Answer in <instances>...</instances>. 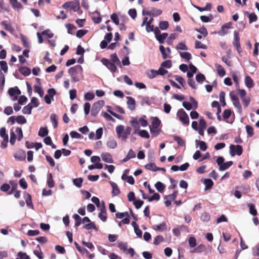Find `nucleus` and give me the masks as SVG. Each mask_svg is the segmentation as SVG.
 I'll return each mask as SVG.
<instances>
[{
	"label": "nucleus",
	"mask_w": 259,
	"mask_h": 259,
	"mask_svg": "<svg viewBox=\"0 0 259 259\" xmlns=\"http://www.w3.org/2000/svg\"><path fill=\"white\" fill-rule=\"evenodd\" d=\"M127 99L128 108L132 111L134 110L136 108V101L135 99L131 97H127Z\"/></svg>",
	"instance_id": "ddd939ff"
},
{
	"label": "nucleus",
	"mask_w": 259,
	"mask_h": 259,
	"mask_svg": "<svg viewBox=\"0 0 259 259\" xmlns=\"http://www.w3.org/2000/svg\"><path fill=\"white\" fill-rule=\"evenodd\" d=\"M195 49H206L207 48V46L206 45L202 44L200 41L198 40L195 41Z\"/></svg>",
	"instance_id": "09e8293b"
},
{
	"label": "nucleus",
	"mask_w": 259,
	"mask_h": 259,
	"mask_svg": "<svg viewBox=\"0 0 259 259\" xmlns=\"http://www.w3.org/2000/svg\"><path fill=\"white\" fill-rule=\"evenodd\" d=\"M48 134V130L47 129V127H40L38 135L39 136L41 137H45L47 136Z\"/></svg>",
	"instance_id": "7c9ffc66"
},
{
	"label": "nucleus",
	"mask_w": 259,
	"mask_h": 259,
	"mask_svg": "<svg viewBox=\"0 0 259 259\" xmlns=\"http://www.w3.org/2000/svg\"><path fill=\"white\" fill-rule=\"evenodd\" d=\"M160 124L161 121L158 117H155L153 118L152 125L149 127H152L153 128H158V127L159 126Z\"/></svg>",
	"instance_id": "5701e85b"
},
{
	"label": "nucleus",
	"mask_w": 259,
	"mask_h": 259,
	"mask_svg": "<svg viewBox=\"0 0 259 259\" xmlns=\"http://www.w3.org/2000/svg\"><path fill=\"white\" fill-rule=\"evenodd\" d=\"M36 249L33 251L34 254L39 258L43 259V253L41 251L40 246L39 245H37L36 246Z\"/></svg>",
	"instance_id": "6ab92c4d"
},
{
	"label": "nucleus",
	"mask_w": 259,
	"mask_h": 259,
	"mask_svg": "<svg viewBox=\"0 0 259 259\" xmlns=\"http://www.w3.org/2000/svg\"><path fill=\"white\" fill-rule=\"evenodd\" d=\"M101 115L106 118L108 121H112L113 122L115 121V119L111 115L104 111L102 112Z\"/></svg>",
	"instance_id": "e2e57ef3"
},
{
	"label": "nucleus",
	"mask_w": 259,
	"mask_h": 259,
	"mask_svg": "<svg viewBox=\"0 0 259 259\" xmlns=\"http://www.w3.org/2000/svg\"><path fill=\"white\" fill-rule=\"evenodd\" d=\"M189 246L193 248L196 246V240L194 237H190L188 240Z\"/></svg>",
	"instance_id": "bf43d9fd"
},
{
	"label": "nucleus",
	"mask_w": 259,
	"mask_h": 259,
	"mask_svg": "<svg viewBox=\"0 0 259 259\" xmlns=\"http://www.w3.org/2000/svg\"><path fill=\"white\" fill-rule=\"evenodd\" d=\"M177 116L179 117L181 122L185 125H188L189 124V118L188 114L183 109L178 110L177 113Z\"/></svg>",
	"instance_id": "f257e3e1"
},
{
	"label": "nucleus",
	"mask_w": 259,
	"mask_h": 259,
	"mask_svg": "<svg viewBox=\"0 0 259 259\" xmlns=\"http://www.w3.org/2000/svg\"><path fill=\"white\" fill-rule=\"evenodd\" d=\"M147 75L150 79H153L158 75L157 70L154 69H151L147 72Z\"/></svg>",
	"instance_id": "a19ab883"
},
{
	"label": "nucleus",
	"mask_w": 259,
	"mask_h": 259,
	"mask_svg": "<svg viewBox=\"0 0 259 259\" xmlns=\"http://www.w3.org/2000/svg\"><path fill=\"white\" fill-rule=\"evenodd\" d=\"M107 211L104 201L102 202V205L100 207V212L99 214V218L103 221L106 222L107 220Z\"/></svg>",
	"instance_id": "9d476101"
},
{
	"label": "nucleus",
	"mask_w": 259,
	"mask_h": 259,
	"mask_svg": "<svg viewBox=\"0 0 259 259\" xmlns=\"http://www.w3.org/2000/svg\"><path fill=\"white\" fill-rule=\"evenodd\" d=\"M116 132L117 137L122 140L125 141L127 139H123L122 136H125L124 127L122 125H119L116 127Z\"/></svg>",
	"instance_id": "9b49d317"
},
{
	"label": "nucleus",
	"mask_w": 259,
	"mask_h": 259,
	"mask_svg": "<svg viewBox=\"0 0 259 259\" xmlns=\"http://www.w3.org/2000/svg\"><path fill=\"white\" fill-rule=\"evenodd\" d=\"M101 157L104 162L109 163H112L113 162L112 156L109 153H103L101 154Z\"/></svg>",
	"instance_id": "f8f14e48"
},
{
	"label": "nucleus",
	"mask_w": 259,
	"mask_h": 259,
	"mask_svg": "<svg viewBox=\"0 0 259 259\" xmlns=\"http://www.w3.org/2000/svg\"><path fill=\"white\" fill-rule=\"evenodd\" d=\"M159 50L162 54V57L163 59H166L168 57L167 53H166V50L164 46L161 45L159 47Z\"/></svg>",
	"instance_id": "3c124183"
},
{
	"label": "nucleus",
	"mask_w": 259,
	"mask_h": 259,
	"mask_svg": "<svg viewBox=\"0 0 259 259\" xmlns=\"http://www.w3.org/2000/svg\"><path fill=\"white\" fill-rule=\"evenodd\" d=\"M95 95L93 93L88 92L84 95V99L87 101H91L94 99Z\"/></svg>",
	"instance_id": "338daca9"
},
{
	"label": "nucleus",
	"mask_w": 259,
	"mask_h": 259,
	"mask_svg": "<svg viewBox=\"0 0 259 259\" xmlns=\"http://www.w3.org/2000/svg\"><path fill=\"white\" fill-rule=\"evenodd\" d=\"M180 56L187 61H189L192 58L191 54L187 52L180 53Z\"/></svg>",
	"instance_id": "49530a36"
},
{
	"label": "nucleus",
	"mask_w": 259,
	"mask_h": 259,
	"mask_svg": "<svg viewBox=\"0 0 259 259\" xmlns=\"http://www.w3.org/2000/svg\"><path fill=\"white\" fill-rule=\"evenodd\" d=\"M150 11L151 13V16L154 17L158 16L162 14V11L161 10L154 8H152Z\"/></svg>",
	"instance_id": "79ce46f5"
},
{
	"label": "nucleus",
	"mask_w": 259,
	"mask_h": 259,
	"mask_svg": "<svg viewBox=\"0 0 259 259\" xmlns=\"http://www.w3.org/2000/svg\"><path fill=\"white\" fill-rule=\"evenodd\" d=\"M215 66L216 68L217 73L220 77H223L225 75V70L222 65L218 64H215Z\"/></svg>",
	"instance_id": "2eb2a0df"
},
{
	"label": "nucleus",
	"mask_w": 259,
	"mask_h": 259,
	"mask_svg": "<svg viewBox=\"0 0 259 259\" xmlns=\"http://www.w3.org/2000/svg\"><path fill=\"white\" fill-rule=\"evenodd\" d=\"M16 122L19 124H24L26 123V119L24 116L19 115L16 118Z\"/></svg>",
	"instance_id": "37998d69"
},
{
	"label": "nucleus",
	"mask_w": 259,
	"mask_h": 259,
	"mask_svg": "<svg viewBox=\"0 0 259 259\" xmlns=\"http://www.w3.org/2000/svg\"><path fill=\"white\" fill-rule=\"evenodd\" d=\"M206 249V247L203 244H200L194 248L191 252L192 253H201Z\"/></svg>",
	"instance_id": "bb28decb"
},
{
	"label": "nucleus",
	"mask_w": 259,
	"mask_h": 259,
	"mask_svg": "<svg viewBox=\"0 0 259 259\" xmlns=\"http://www.w3.org/2000/svg\"><path fill=\"white\" fill-rule=\"evenodd\" d=\"M111 186L112 188V194L113 196L118 195L120 191V190L116 183L113 182H110Z\"/></svg>",
	"instance_id": "dca6fc26"
},
{
	"label": "nucleus",
	"mask_w": 259,
	"mask_h": 259,
	"mask_svg": "<svg viewBox=\"0 0 259 259\" xmlns=\"http://www.w3.org/2000/svg\"><path fill=\"white\" fill-rule=\"evenodd\" d=\"M145 167L147 169L152 170L153 171H158L160 169V167L156 166L154 163L147 164L145 165Z\"/></svg>",
	"instance_id": "412c9836"
},
{
	"label": "nucleus",
	"mask_w": 259,
	"mask_h": 259,
	"mask_svg": "<svg viewBox=\"0 0 259 259\" xmlns=\"http://www.w3.org/2000/svg\"><path fill=\"white\" fill-rule=\"evenodd\" d=\"M164 238L161 235H158L156 237V238H155L154 240V242L153 243L155 245H159L161 242L164 241Z\"/></svg>",
	"instance_id": "8fccbe9b"
},
{
	"label": "nucleus",
	"mask_w": 259,
	"mask_h": 259,
	"mask_svg": "<svg viewBox=\"0 0 259 259\" xmlns=\"http://www.w3.org/2000/svg\"><path fill=\"white\" fill-rule=\"evenodd\" d=\"M204 184L205 186V190L210 189L213 185V181L210 179H206L204 181Z\"/></svg>",
	"instance_id": "a878e982"
},
{
	"label": "nucleus",
	"mask_w": 259,
	"mask_h": 259,
	"mask_svg": "<svg viewBox=\"0 0 259 259\" xmlns=\"http://www.w3.org/2000/svg\"><path fill=\"white\" fill-rule=\"evenodd\" d=\"M47 184L48 187L50 188H53L54 186L55 183L51 173H50L48 175Z\"/></svg>",
	"instance_id": "473e14b6"
},
{
	"label": "nucleus",
	"mask_w": 259,
	"mask_h": 259,
	"mask_svg": "<svg viewBox=\"0 0 259 259\" xmlns=\"http://www.w3.org/2000/svg\"><path fill=\"white\" fill-rule=\"evenodd\" d=\"M101 62L103 65L106 66L112 73H114L117 71L116 64L111 62L109 59L104 58L101 60Z\"/></svg>",
	"instance_id": "0eeeda50"
},
{
	"label": "nucleus",
	"mask_w": 259,
	"mask_h": 259,
	"mask_svg": "<svg viewBox=\"0 0 259 259\" xmlns=\"http://www.w3.org/2000/svg\"><path fill=\"white\" fill-rule=\"evenodd\" d=\"M245 83L248 88H251L254 86V82L252 79L249 76H246L245 78Z\"/></svg>",
	"instance_id": "4be33fe9"
},
{
	"label": "nucleus",
	"mask_w": 259,
	"mask_h": 259,
	"mask_svg": "<svg viewBox=\"0 0 259 259\" xmlns=\"http://www.w3.org/2000/svg\"><path fill=\"white\" fill-rule=\"evenodd\" d=\"M201 220L203 222H208L209 221L210 216L207 212H203L201 215Z\"/></svg>",
	"instance_id": "603ef678"
},
{
	"label": "nucleus",
	"mask_w": 259,
	"mask_h": 259,
	"mask_svg": "<svg viewBox=\"0 0 259 259\" xmlns=\"http://www.w3.org/2000/svg\"><path fill=\"white\" fill-rule=\"evenodd\" d=\"M154 228L157 231L162 232L166 230V224L165 222H162L159 225H155Z\"/></svg>",
	"instance_id": "aec40b11"
},
{
	"label": "nucleus",
	"mask_w": 259,
	"mask_h": 259,
	"mask_svg": "<svg viewBox=\"0 0 259 259\" xmlns=\"http://www.w3.org/2000/svg\"><path fill=\"white\" fill-rule=\"evenodd\" d=\"M57 116L55 114H52L50 116L51 120L53 123L54 128H56L58 126Z\"/></svg>",
	"instance_id": "4c0bfd02"
},
{
	"label": "nucleus",
	"mask_w": 259,
	"mask_h": 259,
	"mask_svg": "<svg viewBox=\"0 0 259 259\" xmlns=\"http://www.w3.org/2000/svg\"><path fill=\"white\" fill-rule=\"evenodd\" d=\"M195 142L197 143V144L199 146V148L201 150L204 151L207 149V146L205 142L202 141H198V140H196Z\"/></svg>",
	"instance_id": "c9c22d12"
},
{
	"label": "nucleus",
	"mask_w": 259,
	"mask_h": 259,
	"mask_svg": "<svg viewBox=\"0 0 259 259\" xmlns=\"http://www.w3.org/2000/svg\"><path fill=\"white\" fill-rule=\"evenodd\" d=\"M233 45L239 53H240L242 52V49L240 42L239 33L237 31H235L234 32Z\"/></svg>",
	"instance_id": "39448f33"
},
{
	"label": "nucleus",
	"mask_w": 259,
	"mask_h": 259,
	"mask_svg": "<svg viewBox=\"0 0 259 259\" xmlns=\"http://www.w3.org/2000/svg\"><path fill=\"white\" fill-rule=\"evenodd\" d=\"M33 106L31 104H28L27 105L24 106L22 109V112L24 114H30L31 113V110Z\"/></svg>",
	"instance_id": "393cba45"
},
{
	"label": "nucleus",
	"mask_w": 259,
	"mask_h": 259,
	"mask_svg": "<svg viewBox=\"0 0 259 259\" xmlns=\"http://www.w3.org/2000/svg\"><path fill=\"white\" fill-rule=\"evenodd\" d=\"M107 145L110 148L114 149L116 148L117 144L114 139H110L107 142Z\"/></svg>",
	"instance_id": "f704fd0d"
},
{
	"label": "nucleus",
	"mask_w": 259,
	"mask_h": 259,
	"mask_svg": "<svg viewBox=\"0 0 259 259\" xmlns=\"http://www.w3.org/2000/svg\"><path fill=\"white\" fill-rule=\"evenodd\" d=\"M1 24L6 30L10 32H12L13 31V28H12L10 24L7 23L6 21H3L1 22Z\"/></svg>",
	"instance_id": "c85d7f7f"
},
{
	"label": "nucleus",
	"mask_w": 259,
	"mask_h": 259,
	"mask_svg": "<svg viewBox=\"0 0 259 259\" xmlns=\"http://www.w3.org/2000/svg\"><path fill=\"white\" fill-rule=\"evenodd\" d=\"M19 72L25 76H28L30 73V69L27 67L21 66L19 69Z\"/></svg>",
	"instance_id": "a211bd4d"
},
{
	"label": "nucleus",
	"mask_w": 259,
	"mask_h": 259,
	"mask_svg": "<svg viewBox=\"0 0 259 259\" xmlns=\"http://www.w3.org/2000/svg\"><path fill=\"white\" fill-rule=\"evenodd\" d=\"M131 124L132 126L136 129L134 132V133L136 134L137 133V130H139L140 128L139 121H138L137 118H134L131 121Z\"/></svg>",
	"instance_id": "72a5a7b5"
},
{
	"label": "nucleus",
	"mask_w": 259,
	"mask_h": 259,
	"mask_svg": "<svg viewBox=\"0 0 259 259\" xmlns=\"http://www.w3.org/2000/svg\"><path fill=\"white\" fill-rule=\"evenodd\" d=\"M241 99L244 107L246 108L248 107L250 102V98L245 96L244 97L241 98Z\"/></svg>",
	"instance_id": "864d4df0"
},
{
	"label": "nucleus",
	"mask_w": 259,
	"mask_h": 259,
	"mask_svg": "<svg viewBox=\"0 0 259 259\" xmlns=\"http://www.w3.org/2000/svg\"><path fill=\"white\" fill-rule=\"evenodd\" d=\"M0 66L2 70H3L5 73L8 71V65L7 63L5 61H1L0 62Z\"/></svg>",
	"instance_id": "69168bd1"
},
{
	"label": "nucleus",
	"mask_w": 259,
	"mask_h": 259,
	"mask_svg": "<svg viewBox=\"0 0 259 259\" xmlns=\"http://www.w3.org/2000/svg\"><path fill=\"white\" fill-rule=\"evenodd\" d=\"M34 92L38 93L40 97H42L44 96V91L40 85H34Z\"/></svg>",
	"instance_id": "58836bf2"
},
{
	"label": "nucleus",
	"mask_w": 259,
	"mask_h": 259,
	"mask_svg": "<svg viewBox=\"0 0 259 259\" xmlns=\"http://www.w3.org/2000/svg\"><path fill=\"white\" fill-rule=\"evenodd\" d=\"M18 256L20 257V259H30L29 255L26 253L21 251L18 252Z\"/></svg>",
	"instance_id": "774afa93"
},
{
	"label": "nucleus",
	"mask_w": 259,
	"mask_h": 259,
	"mask_svg": "<svg viewBox=\"0 0 259 259\" xmlns=\"http://www.w3.org/2000/svg\"><path fill=\"white\" fill-rule=\"evenodd\" d=\"M139 135L142 138L148 139L150 137L149 133L146 130H141L138 133Z\"/></svg>",
	"instance_id": "052dcab7"
},
{
	"label": "nucleus",
	"mask_w": 259,
	"mask_h": 259,
	"mask_svg": "<svg viewBox=\"0 0 259 259\" xmlns=\"http://www.w3.org/2000/svg\"><path fill=\"white\" fill-rule=\"evenodd\" d=\"M233 164V162L232 161H227L226 162H224L222 165H220L219 167V170L220 171H224L227 169L230 166H231Z\"/></svg>",
	"instance_id": "b1692460"
},
{
	"label": "nucleus",
	"mask_w": 259,
	"mask_h": 259,
	"mask_svg": "<svg viewBox=\"0 0 259 259\" xmlns=\"http://www.w3.org/2000/svg\"><path fill=\"white\" fill-rule=\"evenodd\" d=\"M233 104L234 105V106L237 109L238 112L240 114H241L242 112V109L239 99L236 101H233Z\"/></svg>",
	"instance_id": "de8ad7c7"
},
{
	"label": "nucleus",
	"mask_w": 259,
	"mask_h": 259,
	"mask_svg": "<svg viewBox=\"0 0 259 259\" xmlns=\"http://www.w3.org/2000/svg\"><path fill=\"white\" fill-rule=\"evenodd\" d=\"M62 8L65 9L70 8L74 12H77L80 8L79 2H68L62 5Z\"/></svg>",
	"instance_id": "20e7f679"
},
{
	"label": "nucleus",
	"mask_w": 259,
	"mask_h": 259,
	"mask_svg": "<svg viewBox=\"0 0 259 259\" xmlns=\"http://www.w3.org/2000/svg\"><path fill=\"white\" fill-rule=\"evenodd\" d=\"M244 14H245V15L247 16L248 17L249 22L250 24H251L254 22H255L257 19V16L254 13H252L250 14L248 12L245 11L244 12Z\"/></svg>",
	"instance_id": "4468645a"
},
{
	"label": "nucleus",
	"mask_w": 259,
	"mask_h": 259,
	"mask_svg": "<svg viewBox=\"0 0 259 259\" xmlns=\"http://www.w3.org/2000/svg\"><path fill=\"white\" fill-rule=\"evenodd\" d=\"M73 218L75 220V227L79 226V225H80V224L82 222L81 218L77 214H74L73 215Z\"/></svg>",
	"instance_id": "e433bc0d"
},
{
	"label": "nucleus",
	"mask_w": 259,
	"mask_h": 259,
	"mask_svg": "<svg viewBox=\"0 0 259 259\" xmlns=\"http://www.w3.org/2000/svg\"><path fill=\"white\" fill-rule=\"evenodd\" d=\"M83 228L87 230H90L92 229H97V227L95 225V223L93 222H91L90 223H89L88 224H85L83 226Z\"/></svg>",
	"instance_id": "5fc2aeb1"
},
{
	"label": "nucleus",
	"mask_w": 259,
	"mask_h": 259,
	"mask_svg": "<svg viewBox=\"0 0 259 259\" xmlns=\"http://www.w3.org/2000/svg\"><path fill=\"white\" fill-rule=\"evenodd\" d=\"M171 61L170 60L164 61L161 64V67H165L166 68H170L171 67Z\"/></svg>",
	"instance_id": "4d7b16f0"
},
{
	"label": "nucleus",
	"mask_w": 259,
	"mask_h": 259,
	"mask_svg": "<svg viewBox=\"0 0 259 259\" xmlns=\"http://www.w3.org/2000/svg\"><path fill=\"white\" fill-rule=\"evenodd\" d=\"M83 182V179L82 178H78L73 179V184L78 188H80L82 186Z\"/></svg>",
	"instance_id": "2f4dec72"
},
{
	"label": "nucleus",
	"mask_w": 259,
	"mask_h": 259,
	"mask_svg": "<svg viewBox=\"0 0 259 259\" xmlns=\"http://www.w3.org/2000/svg\"><path fill=\"white\" fill-rule=\"evenodd\" d=\"M155 36L156 39L159 41L160 44H163L164 42L165 39L168 36L167 33H163L162 34L160 33V31L158 27H156V29L155 31Z\"/></svg>",
	"instance_id": "6e6552de"
},
{
	"label": "nucleus",
	"mask_w": 259,
	"mask_h": 259,
	"mask_svg": "<svg viewBox=\"0 0 259 259\" xmlns=\"http://www.w3.org/2000/svg\"><path fill=\"white\" fill-rule=\"evenodd\" d=\"M78 69H82L81 66L80 65H76L74 67H70L68 70V73L71 76L72 79L74 82L79 81V79L76 77L78 73Z\"/></svg>",
	"instance_id": "423d86ee"
},
{
	"label": "nucleus",
	"mask_w": 259,
	"mask_h": 259,
	"mask_svg": "<svg viewBox=\"0 0 259 259\" xmlns=\"http://www.w3.org/2000/svg\"><path fill=\"white\" fill-rule=\"evenodd\" d=\"M245 128L248 136L250 137H252L254 134L253 128L249 125H246Z\"/></svg>",
	"instance_id": "a18cd8bd"
},
{
	"label": "nucleus",
	"mask_w": 259,
	"mask_h": 259,
	"mask_svg": "<svg viewBox=\"0 0 259 259\" xmlns=\"http://www.w3.org/2000/svg\"><path fill=\"white\" fill-rule=\"evenodd\" d=\"M150 133L153 137L157 136L160 132L161 130L160 128H153L152 127H149Z\"/></svg>",
	"instance_id": "6e6d98bb"
},
{
	"label": "nucleus",
	"mask_w": 259,
	"mask_h": 259,
	"mask_svg": "<svg viewBox=\"0 0 259 259\" xmlns=\"http://www.w3.org/2000/svg\"><path fill=\"white\" fill-rule=\"evenodd\" d=\"M104 103L105 102L103 100H99L94 103L91 110V115L94 117L96 116L104 106Z\"/></svg>",
	"instance_id": "f03ea898"
},
{
	"label": "nucleus",
	"mask_w": 259,
	"mask_h": 259,
	"mask_svg": "<svg viewBox=\"0 0 259 259\" xmlns=\"http://www.w3.org/2000/svg\"><path fill=\"white\" fill-rule=\"evenodd\" d=\"M225 93L223 91L220 92L219 95L220 97V101L222 104V106L224 107L226 106V104L225 102Z\"/></svg>",
	"instance_id": "c03bdc74"
},
{
	"label": "nucleus",
	"mask_w": 259,
	"mask_h": 259,
	"mask_svg": "<svg viewBox=\"0 0 259 259\" xmlns=\"http://www.w3.org/2000/svg\"><path fill=\"white\" fill-rule=\"evenodd\" d=\"M205 79V76L202 73H199L196 76V80L198 82H202Z\"/></svg>",
	"instance_id": "0e129e2a"
},
{
	"label": "nucleus",
	"mask_w": 259,
	"mask_h": 259,
	"mask_svg": "<svg viewBox=\"0 0 259 259\" xmlns=\"http://www.w3.org/2000/svg\"><path fill=\"white\" fill-rule=\"evenodd\" d=\"M173 139L175 141L177 142L179 146H183L185 145V141L180 137L175 136Z\"/></svg>",
	"instance_id": "cd10ccee"
},
{
	"label": "nucleus",
	"mask_w": 259,
	"mask_h": 259,
	"mask_svg": "<svg viewBox=\"0 0 259 259\" xmlns=\"http://www.w3.org/2000/svg\"><path fill=\"white\" fill-rule=\"evenodd\" d=\"M169 26V23L166 21H160L159 23V27L161 30H166Z\"/></svg>",
	"instance_id": "ea45409f"
},
{
	"label": "nucleus",
	"mask_w": 259,
	"mask_h": 259,
	"mask_svg": "<svg viewBox=\"0 0 259 259\" xmlns=\"http://www.w3.org/2000/svg\"><path fill=\"white\" fill-rule=\"evenodd\" d=\"M242 152L243 148L241 145H231L230 146V154L232 156H234L235 155L240 156L242 154Z\"/></svg>",
	"instance_id": "7ed1b4c3"
},
{
	"label": "nucleus",
	"mask_w": 259,
	"mask_h": 259,
	"mask_svg": "<svg viewBox=\"0 0 259 259\" xmlns=\"http://www.w3.org/2000/svg\"><path fill=\"white\" fill-rule=\"evenodd\" d=\"M110 59L111 62L116 64L117 65L119 66L120 67H121V65L120 61L119 58L117 57V55L116 53L112 54L110 55Z\"/></svg>",
	"instance_id": "f3484780"
},
{
	"label": "nucleus",
	"mask_w": 259,
	"mask_h": 259,
	"mask_svg": "<svg viewBox=\"0 0 259 259\" xmlns=\"http://www.w3.org/2000/svg\"><path fill=\"white\" fill-rule=\"evenodd\" d=\"M118 247L120 250H122L124 252H125L127 250V244L124 242H120L118 243Z\"/></svg>",
	"instance_id": "13d9d810"
},
{
	"label": "nucleus",
	"mask_w": 259,
	"mask_h": 259,
	"mask_svg": "<svg viewBox=\"0 0 259 259\" xmlns=\"http://www.w3.org/2000/svg\"><path fill=\"white\" fill-rule=\"evenodd\" d=\"M8 93L11 97H13L12 99L13 101L17 100L18 99L17 95L21 94L20 90L17 87L10 88Z\"/></svg>",
	"instance_id": "1a4fd4ad"
},
{
	"label": "nucleus",
	"mask_w": 259,
	"mask_h": 259,
	"mask_svg": "<svg viewBox=\"0 0 259 259\" xmlns=\"http://www.w3.org/2000/svg\"><path fill=\"white\" fill-rule=\"evenodd\" d=\"M249 212L250 214L253 215V216H255L257 215V210L255 208L254 205L253 204H250L249 205Z\"/></svg>",
	"instance_id": "680f3d73"
},
{
	"label": "nucleus",
	"mask_w": 259,
	"mask_h": 259,
	"mask_svg": "<svg viewBox=\"0 0 259 259\" xmlns=\"http://www.w3.org/2000/svg\"><path fill=\"white\" fill-rule=\"evenodd\" d=\"M155 187L157 190L160 193L163 192L165 188V185L160 182H157L155 184Z\"/></svg>",
	"instance_id": "c756f323"
}]
</instances>
